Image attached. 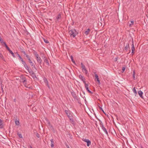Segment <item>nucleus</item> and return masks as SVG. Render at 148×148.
<instances>
[{"label": "nucleus", "mask_w": 148, "mask_h": 148, "mask_svg": "<svg viewBox=\"0 0 148 148\" xmlns=\"http://www.w3.org/2000/svg\"><path fill=\"white\" fill-rule=\"evenodd\" d=\"M64 111L66 114L67 116L69 118L70 120L71 121V123H73L74 122V121L73 119L72 116V112L70 110H69L68 109V110H65Z\"/></svg>", "instance_id": "1"}, {"label": "nucleus", "mask_w": 148, "mask_h": 148, "mask_svg": "<svg viewBox=\"0 0 148 148\" xmlns=\"http://www.w3.org/2000/svg\"><path fill=\"white\" fill-rule=\"evenodd\" d=\"M69 34L71 37H75L78 34V33L75 29H73L69 31Z\"/></svg>", "instance_id": "2"}, {"label": "nucleus", "mask_w": 148, "mask_h": 148, "mask_svg": "<svg viewBox=\"0 0 148 148\" xmlns=\"http://www.w3.org/2000/svg\"><path fill=\"white\" fill-rule=\"evenodd\" d=\"M34 55L36 58L37 62L39 63L40 65L42 63V60L40 57H39V55L37 52H35Z\"/></svg>", "instance_id": "3"}, {"label": "nucleus", "mask_w": 148, "mask_h": 148, "mask_svg": "<svg viewBox=\"0 0 148 148\" xmlns=\"http://www.w3.org/2000/svg\"><path fill=\"white\" fill-rule=\"evenodd\" d=\"M21 81L24 84H26V80L25 77H24L23 75H21Z\"/></svg>", "instance_id": "4"}, {"label": "nucleus", "mask_w": 148, "mask_h": 148, "mask_svg": "<svg viewBox=\"0 0 148 148\" xmlns=\"http://www.w3.org/2000/svg\"><path fill=\"white\" fill-rule=\"evenodd\" d=\"M83 141H84L85 142H86L87 143V146L88 147H89L91 145V141L90 140H89L88 139H83L82 140Z\"/></svg>", "instance_id": "5"}, {"label": "nucleus", "mask_w": 148, "mask_h": 148, "mask_svg": "<svg viewBox=\"0 0 148 148\" xmlns=\"http://www.w3.org/2000/svg\"><path fill=\"white\" fill-rule=\"evenodd\" d=\"M95 81H97L98 82V84L100 85L101 84V83L100 82L98 75H95Z\"/></svg>", "instance_id": "6"}, {"label": "nucleus", "mask_w": 148, "mask_h": 148, "mask_svg": "<svg viewBox=\"0 0 148 148\" xmlns=\"http://www.w3.org/2000/svg\"><path fill=\"white\" fill-rule=\"evenodd\" d=\"M101 127L102 130L105 132L106 134L107 135H108V133L107 131V130L104 127L103 125H102Z\"/></svg>", "instance_id": "7"}, {"label": "nucleus", "mask_w": 148, "mask_h": 148, "mask_svg": "<svg viewBox=\"0 0 148 148\" xmlns=\"http://www.w3.org/2000/svg\"><path fill=\"white\" fill-rule=\"evenodd\" d=\"M79 77L82 81H83L84 83H85V82H86L85 79L84 77L82 76L81 75H79Z\"/></svg>", "instance_id": "8"}, {"label": "nucleus", "mask_w": 148, "mask_h": 148, "mask_svg": "<svg viewBox=\"0 0 148 148\" xmlns=\"http://www.w3.org/2000/svg\"><path fill=\"white\" fill-rule=\"evenodd\" d=\"M43 80H44V82H45V83L46 84V85L49 88H50V87L49 86V84H48V82L47 80V78L45 77H44L43 78Z\"/></svg>", "instance_id": "9"}, {"label": "nucleus", "mask_w": 148, "mask_h": 148, "mask_svg": "<svg viewBox=\"0 0 148 148\" xmlns=\"http://www.w3.org/2000/svg\"><path fill=\"white\" fill-rule=\"evenodd\" d=\"M28 61L30 63V65L32 66H33V67L34 68V69H35L36 70V69L35 67V66L34 65V63L32 62V61L30 59H29L28 60Z\"/></svg>", "instance_id": "10"}, {"label": "nucleus", "mask_w": 148, "mask_h": 148, "mask_svg": "<svg viewBox=\"0 0 148 148\" xmlns=\"http://www.w3.org/2000/svg\"><path fill=\"white\" fill-rule=\"evenodd\" d=\"M22 62V64L24 65V67L27 69H28V66L26 64L25 62L22 60V61H21Z\"/></svg>", "instance_id": "11"}, {"label": "nucleus", "mask_w": 148, "mask_h": 148, "mask_svg": "<svg viewBox=\"0 0 148 148\" xmlns=\"http://www.w3.org/2000/svg\"><path fill=\"white\" fill-rule=\"evenodd\" d=\"M132 51H134L135 50V48L134 47V41L133 39L132 40Z\"/></svg>", "instance_id": "12"}, {"label": "nucleus", "mask_w": 148, "mask_h": 148, "mask_svg": "<svg viewBox=\"0 0 148 148\" xmlns=\"http://www.w3.org/2000/svg\"><path fill=\"white\" fill-rule=\"evenodd\" d=\"M71 94L74 99H76L77 100H78L77 97L75 93L72 92H71Z\"/></svg>", "instance_id": "13"}, {"label": "nucleus", "mask_w": 148, "mask_h": 148, "mask_svg": "<svg viewBox=\"0 0 148 148\" xmlns=\"http://www.w3.org/2000/svg\"><path fill=\"white\" fill-rule=\"evenodd\" d=\"M138 94L140 97L142 98H143V97L142 96L143 93L142 91L140 90H139L138 91Z\"/></svg>", "instance_id": "14"}, {"label": "nucleus", "mask_w": 148, "mask_h": 148, "mask_svg": "<svg viewBox=\"0 0 148 148\" xmlns=\"http://www.w3.org/2000/svg\"><path fill=\"white\" fill-rule=\"evenodd\" d=\"M129 48V43H127V44L126 46L125 47V50L127 51L128 50V49Z\"/></svg>", "instance_id": "15"}, {"label": "nucleus", "mask_w": 148, "mask_h": 148, "mask_svg": "<svg viewBox=\"0 0 148 148\" xmlns=\"http://www.w3.org/2000/svg\"><path fill=\"white\" fill-rule=\"evenodd\" d=\"M35 80H37L38 78L36 76V75H30Z\"/></svg>", "instance_id": "16"}, {"label": "nucleus", "mask_w": 148, "mask_h": 148, "mask_svg": "<svg viewBox=\"0 0 148 148\" xmlns=\"http://www.w3.org/2000/svg\"><path fill=\"white\" fill-rule=\"evenodd\" d=\"M3 121L1 119H0V128H2L3 127Z\"/></svg>", "instance_id": "17"}, {"label": "nucleus", "mask_w": 148, "mask_h": 148, "mask_svg": "<svg viewBox=\"0 0 148 148\" xmlns=\"http://www.w3.org/2000/svg\"><path fill=\"white\" fill-rule=\"evenodd\" d=\"M61 18V15L60 14H59L56 17V18L58 21H59V20Z\"/></svg>", "instance_id": "18"}, {"label": "nucleus", "mask_w": 148, "mask_h": 148, "mask_svg": "<svg viewBox=\"0 0 148 148\" xmlns=\"http://www.w3.org/2000/svg\"><path fill=\"white\" fill-rule=\"evenodd\" d=\"M90 29H88L87 31H86L84 32V34H86V35H88L89 33L90 32Z\"/></svg>", "instance_id": "19"}, {"label": "nucleus", "mask_w": 148, "mask_h": 148, "mask_svg": "<svg viewBox=\"0 0 148 148\" xmlns=\"http://www.w3.org/2000/svg\"><path fill=\"white\" fill-rule=\"evenodd\" d=\"M46 121H47V124H48V126L50 127H52V126L51 125L50 122L49 121V120L48 119H46Z\"/></svg>", "instance_id": "20"}, {"label": "nucleus", "mask_w": 148, "mask_h": 148, "mask_svg": "<svg viewBox=\"0 0 148 148\" xmlns=\"http://www.w3.org/2000/svg\"><path fill=\"white\" fill-rule=\"evenodd\" d=\"M0 58L4 61L5 62L6 61L5 59L4 58V57L2 54L0 53Z\"/></svg>", "instance_id": "21"}, {"label": "nucleus", "mask_w": 148, "mask_h": 148, "mask_svg": "<svg viewBox=\"0 0 148 148\" xmlns=\"http://www.w3.org/2000/svg\"><path fill=\"white\" fill-rule=\"evenodd\" d=\"M82 70L84 73H85L86 74H87V70H86L85 67L83 68L82 69Z\"/></svg>", "instance_id": "22"}, {"label": "nucleus", "mask_w": 148, "mask_h": 148, "mask_svg": "<svg viewBox=\"0 0 148 148\" xmlns=\"http://www.w3.org/2000/svg\"><path fill=\"white\" fill-rule=\"evenodd\" d=\"M132 91L134 93L136 94L137 92H136L135 87H134L132 89Z\"/></svg>", "instance_id": "23"}, {"label": "nucleus", "mask_w": 148, "mask_h": 148, "mask_svg": "<svg viewBox=\"0 0 148 148\" xmlns=\"http://www.w3.org/2000/svg\"><path fill=\"white\" fill-rule=\"evenodd\" d=\"M9 52L10 53H11L12 55L14 57V58L15 57V56L14 55V53L11 50V51H10Z\"/></svg>", "instance_id": "24"}, {"label": "nucleus", "mask_w": 148, "mask_h": 148, "mask_svg": "<svg viewBox=\"0 0 148 148\" xmlns=\"http://www.w3.org/2000/svg\"><path fill=\"white\" fill-rule=\"evenodd\" d=\"M15 123L16 125H18L20 124L19 121L18 120H16L15 121Z\"/></svg>", "instance_id": "25"}, {"label": "nucleus", "mask_w": 148, "mask_h": 148, "mask_svg": "<svg viewBox=\"0 0 148 148\" xmlns=\"http://www.w3.org/2000/svg\"><path fill=\"white\" fill-rule=\"evenodd\" d=\"M84 84H85V88L86 89L87 88H88V85L86 84V82H85V83H84Z\"/></svg>", "instance_id": "26"}, {"label": "nucleus", "mask_w": 148, "mask_h": 148, "mask_svg": "<svg viewBox=\"0 0 148 148\" xmlns=\"http://www.w3.org/2000/svg\"><path fill=\"white\" fill-rule=\"evenodd\" d=\"M1 42L2 44V45H4L5 47L6 46V45H7L6 43L5 42H3V40L2 41H1Z\"/></svg>", "instance_id": "27"}, {"label": "nucleus", "mask_w": 148, "mask_h": 148, "mask_svg": "<svg viewBox=\"0 0 148 148\" xmlns=\"http://www.w3.org/2000/svg\"><path fill=\"white\" fill-rule=\"evenodd\" d=\"M1 90H2V92H3V87L4 86V85L3 84H2V83L1 82Z\"/></svg>", "instance_id": "28"}, {"label": "nucleus", "mask_w": 148, "mask_h": 148, "mask_svg": "<svg viewBox=\"0 0 148 148\" xmlns=\"http://www.w3.org/2000/svg\"><path fill=\"white\" fill-rule=\"evenodd\" d=\"M17 56L20 59L21 61H22V60H23L22 58L20 56L18 53L17 54Z\"/></svg>", "instance_id": "29"}, {"label": "nucleus", "mask_w": 148, "mask_h": 148, "mask_svg": "<svg viewBox=\"0 0 148 148\" xmlns=\"http://www.w3.org/2000/svg\"><path fill=\"white\" fill-rule=\"evenodd\" d=\"M81 68L82 69L85 67V66L82 63H81Z\"/></svg>", "instance_id": "30"}, {"label": "nucleus", "mask_w": 148, "mask_h": 148, "mask_svg": "<svg viewBox=\"0 0 148 148\" xmlns=\"http://www.w3.org/2000/svg\"><path fill=\"white\" fill-rule=\"evenodd\" d=\"M125 69V67H123L122 69V70L121 71L122 73H123L124 72Z\"/></svg>", "instance_id": "31"}, {"label": "nucleus", "mask_w": 148, "mask_h": 148, "mask_svg": "<svg viewBox=\"0 0 148 148\" xmlns=\"http://www.w3.org/2000/svg\"><path fill=\"white\" fill-rule=\"evenodd\" d=\"M44 42L46 43H49V41L47 40H46L45 39H44Z\"/></svg>", "instance_id": "32"}, {"label": "nucleus", "mask_w": 148, "mask_h": 148, "mask_svg": "<svg viewBox=\"0 0 148 148\" xmlns=\"http://www.w3.org/2000/svg\"><path fill=\"white\" fill-rule=\"evenodd\" d=\"M86 90L89 93H92V92L89 90L88 88H87L86 89Z\"/></svg>", "instance_id": "33"}, {"label": "nucleus", "mask_w": 148, "mask_h": 148, "mask_svg": "<svg viewBox=\"0 0 148 148\" xmlns=\"http://www.w3.org/2000/svg\"><path fill=\"white\" fill-rule=\"evenodd\" d=\"M131 24H130V26L131 25H133V24H134V21L133 20H132V21H131Z\"/></svg>", "instance_id": "34"}, {"label": "nucleus", "mask_w": 148, "mask_h": 148, "mask_svg": "<svg viewBox=\"0 0 148 148\" xmlns=\"http://www.w3.org/2000/svg\"><path fill=\"white\" fill-rule=\"evenodd\" d=\"M71 59L72 62H73V63H75V62L74 61L73 59V57L72 56H71Z\"/></svg>", "instance_id": "35"}, {"label": "nucleus", "mask_w": 148, "mask_h": 148, "mask_svg": "<svg viewBox=\"0 0 148 148\" xmlns=\"http://www.w3.org/2000/svg\"><path fill=\"white\" fill-rule=\"evenodd\" d=\"M36 136L38 138H39L40 136V135L38 133H37L36 134Z\"/></svg>", "instance_id": "36"}, {"label": "nucleus", "mask_w": 148, "mask_h": 148, "mask_svg": "<svg viewBox=\"0 0 148 148\" xmlns=\"http://www.w3.org/2000/svg\"><path fill=\"white\" fill-rule=\"evenodd\" d=\"M50 141L51 143V144H54V141L53 139H51V140H50Z\"/></svg>", "instance_id": "37"}, {"label": "nucleus", "mask_w": 148, "mask_h": 148, "mask_svg": "<svg viewBox=\"0 0 148 148\" xmlns=\"http://www.w3.org/2000/svg\"><path fill=\"white\" fill-rule=\"evenodd\" d=\"M18 135L19 137L20 138H22L23 137H22V134H18Z\"/></svg>", "instance_id": "38"}, {"label": "nucleus", "mask_w": 148, "mask_h": 148, "mask_svg": "<svg viewBox=\"0 0 148 148\" xmlns=\"http://www.w3.org/2000/svg\"><path fill=\"white\" fill-rule=\"evenodd\" d=\"M26 57L28 59V60H29V59H30L29 57V56L28 55H27V54L26 55Z\"/></svg>", "instance_id": "39"}, {"label": "nucleus", "mask_w": 148, "mask_h": 148, "mask_svg": "<svg viewBox=\"0 0 148 148\" xmlns=\"http://www.w3.org/2000/svg\"><path fill=\"white\" fill-rule=\"evenodd\" d=\"M133 75V79H135V75Z\"/></svg>", "instance_id": "40"}, {"label": "nucleus", "mask_w": 148, "mask_h": 148, "mask_svg": "<svg viewBox=\"0 0 148 148\" xmlns=\"http://www.w3.org/2000/svg\"><path fill=\"white\" fill-rule=\"evenodd\" d=\"M54 144H51V147H54Z\"/></svg>", "instance_id": "41"}, {"label": "nucleus", "mask_w": 148, "mask_h": 148, "mask_svg": "<svg viewBox=\"0 0 148 148\" xmlns=\"http://www.w3.org/2000/svg\"><path fill=\"white\" fill-rule=\"evenodd\" d=\"M7 50L9 51V52H10V51H11V50H10V49L9 48V47H8L7 48Z\"/></svg>", "instance_id": "42"}, {"label": "nucleus", "mask_w": 148, "mask_h": 148, "mask_svg": "<svg viewBox=\"0 0 148 148\" xmlns=\"http://www.w3.org/2000/svg\"><path fill=\"white\" fill-rule=\"evenodd\" d=\"M3 40V39H2L1 37L0 36V42L2 41Z\"/></svg>", "instance_id": "43"}, {"label": "nucleus", "mask_w": 148, "mask_h": 148, "mask_svg": "<svg viewBox=\"0 0 148 148\" xmlns=\"http://www.w3.org/2000/svg\"><path fill=\"white\" fill-rule=\"evenodd\" d=\"M23 53L25 55H27V54L26 53H25V51H23Z\"/></svg>", "instance_id": "44"}, {"label": "nucleus", "mask_w": 148, "mask_h": 148, "mask_svg": "<svg viewBox=\"0 0 148 148\" xmlns=\"http://www.w3.org/2000/svg\"><path fill=\"white\" fill-rule=\"evenodd\" d=\"M100 109L102 110V111L104 113H105L103 110L101 108H100Z\"/></svg>", "instance_id": "45"}, {"label": "nucleus", "mask_w": 148, "mask_h": 148, "mask_svg": "<svg viewBox=\"0 0 148 148\" xmlns=\"http://www.w3.org/2000/svg\"><path fill=\"white\" fill-rule=\"evenodd\" d=\"M45 60L46 62L47 63H47L48 64V62L47 61V60Z\"/></svg>", "instance_id": "46"}, {"label": "nucleus", "mask_w": 148, "mask_h": 148, "mask_svg": "<svg viewBox=\"0 0 148 148\" xmlns=\"http://www.w3.org/2000/svg\"><path fill=\"white\" fill-rule=\"evenodd\" d=\"M135 71H134L133 74H135Z\"/></svg>", "instance_id": "47"}, {"label": "nucleus", "mask_w": 148, "mask_h": 148, "mask_svg": "<svg viewBox=\"0 0 148 148\" xmlns=\"http://www.w3.org/2000/svg\"><path fill=\"white\" fill-rule=\"evenodd\" d=\"M132 54H134V51H132Z\"/></svg>", "instance_id": "48"}, {"label": "nucleus", "mask_w": 148, "mask_h": 148, "mask_svg": "<svg viewBox=\"0 0 148 148\" xmlns=\"http://www.w3.org/2000/svg\"><path fill=\"white\" fill-rule=\"evenodd\" d=\"M16 99H14V102L16 101Z\"/></svg>", "instance_id": "49"}, {"label": "nucleus", "mask_w": 148, "mask_h": 148, "mask_svg": "<svg viewBox=\"0 0 148 148\" xmlns=\"http://www.w3.org/2000/svg\"><path fill=\"white\" fill-rule=\"evenodd\" d=\"M5 47H6V48L7 49L8 47V46L7 45H6V46Z\"/></svg>", "instance_id": "50"}, {"label": "nucleus", "mask_w": 148, "mask_h": 148, "mask_svg": "<svg viewBox=\"0 0 148 148\" xmlns=\"http://www.w3.org/2000/svg\"><path fill=\"white\" fill-rule=\"evenodd\" d=\"M66 146L67 147V148H70L68 145H67V146Z\"/></svg>", "instance_id": "51"}, {"label": "nucleus", "mask_w": 148, "mask_h": 148, "mask_svg": "<svg viewBox=\"0 0 148 148\" xmlns=\"http://www.w3.org/2000/svg\"><path fill=\"white\" fill-rule=\"evenodd\" d=\"M117 60V58H116V60H115L116 61Z\"/></svg>", "instance_id": "52"}, {"label": "nucleus", "mask_w": 148, "mask_h": 148, "mask_svg": "<svg viewBox=\"0 0 148 148\" xmlns=\"http://www.w3.org/2000/svg\"><path fill=\"white\" fill-rule=\"evenodd\" d=\"M30 147H31V148H32V146H30Z\"/></svg>", "instance_id": "53"}, {"label": "nucleus", "mask_w": 148, "mask_h": 148, "mask_svg": "<svg viewBox=\"0 0 148 148\" xmlns=\"http://www.w3.org/2000/svg\"><path fill=\"white\" fill-rule=\"evenodd\" d=\"M141 148H143V147H141Z\"/></svg>", "instance_id": "54"}, {"label": "nucleus", "mask_w": 148, "mask_h": 148, "mask_svg": "<svg viewBox=\"0 0 148 148\" xmlns=\"http://www.w3.org/2000/svg\"><path fill=\"white\" fill-rule=\"evenodd\" d=\"M95 73V72L94 73Z\"/></svg>", "instance_id": "55"}, {"label": "nucleus", "mask_w": 148, "mask_h": 148, "mask_svg": "<svg viewBox=\"0 0 148 148\" xmlns=\"http://www.w3.org/2000/svg\"><path fill=\"white\" fill-rule=\"evenodd\" d=\"M17 0L18 1H19V0Z\"/></svg>", "instance_id": "56"}, {"label": "nucleus", "mask_w": 148, "mask_h": 148, "mask_svg": "<svg viewBox=\"0 0 148 148\" xmlns=\"http://www.w3.org/2000/svg\"><path fill=\"white\" fill-rule=\"evenodd\" d=\"M126 148H127L126 147Z\"/></svg>", "instance_id": "57"}]
</instances>
